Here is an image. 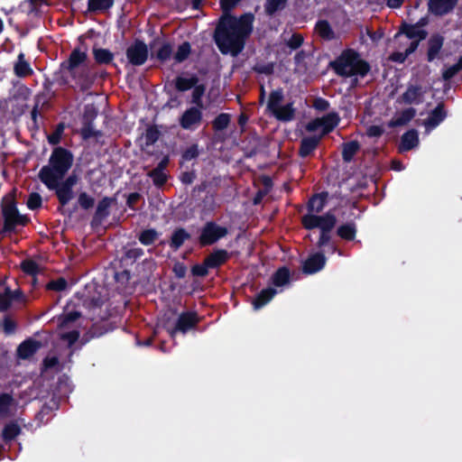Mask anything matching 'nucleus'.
Instances as JSON below:
<instances>
[{
    "label": "nucleus",
    "mask_w": 462,
    "mask_h": 462,
    "mask_svg": "<svg viewBox=\"0 0 462 462\" xmlns=\"http://www.w3.org/2000/svg\"><path fill=\"white\" fill-rule=\"evenodd\" d=\"M254 16L245 14L239 18L225 14L216 30V42L224 54L237 55L253 30Z\"/></svg>",
    "instance_id": "obj_1"
},
{
    "label": "nucleus",
    "mask_w": 462,
    "mask_h": 462,
    "mask_svg": "<svg viewBox=\"0 0 462 462\" xmlns=\"http://www.w3.org/2000/svg\"><path fill=\"white\" fill-rule=\"evenodd\" d=\"M88 55L79 49H75L69 59L60 65V82L62 84L76 83L81 89L88 88L93 79L90 76V69L87 65Z\"/></svg>",
    "instance_id": "obj_2"
},
{
    "label": "nucleus",
    "mask_w": 462,
    "mask_h": 462,
    "mask_svg": "<svg viewBox=\"0 0 462 462\" xmlns=\"http://www.w3.org/2000/svg\"><path fill=\"white\" fill-rule=\"evenodd\" d=\"M72 162L71 153L61 147L56 148L50 157L48 165L43 166L39 171L40 180L50 189L57 188L60 180L71 167Z\"/></svg>",
    "instance_id": "obj_3"
},
{
    "label": "nucleus",
    "mask_w": 462,
    "mask_h": 462,
    "mask_svg": "<svg viewBox=\"0 0 462 462\" xmlns=\"http://www.w3.org/2000/svg\"><path fill=\"white\" fill-rule=\"evenodd\" d=\"M332 66L336 72L343 77H364L370 69L368 63L352 51L343 52Z\"/></svg>",
    "instance_id": "obj_4"
},
{
    "label": "nucleus",
    "mask_w": 462,
    "mask_h": 462,
    "mask_svg": "<svg viewBox=\"0 0 462 462\" xmlns=\"http://www.w3.org/2000/svg\"><path fill=\"white\" fill-rule=\"evenodd\" d=\"M1 209L5 230H11L17 225H24L26 223L25 217L21 215L16 208L13 193L7 194L2 199Z\"/></svg>",
    "instance_id": "obj_5"
},
{
    "label": "nucleus",
    "mask_w": 462,
    "mask_h": 462,
    "mask_svg": "<svg viewBox=\"0 0 462 462\" xmlns=\"http://www.w3.org/2000/svg\"><path fill=\"white\" fill-rule=\"evenodd\" d=\"M427 37V32L420 29L418 25L404 24L402 31L396 35L402 46H408V52H413L420 41Z\"/></svg>",
    "instance_id": "obj_6"
},
{
    "label": "nucleus",
    "mask_w": 462,
    "mask_h": 462,
    "mask_svg": "<svg viewBox=\"0 0 462 462\" xmlns=\"http://www.w3.org/2000/svg\"><path fill=\"white\" fill-rule=\"evenodd\" d=\"M302 224L305 228H319L321 231H330L336 225V217L328 212L324 216L307 214L302 217Z\"/></svg>",
    "instance_id": "obj_7"
},
{
    "label": "nucleus",
    "mask_w": 462,
    "mask_h": 462,
    "mask_svg": "<svg viewBox=\"0 0 462 462\" xmlns=\"http://www.w3.org/2000/svg\"><path fill=\"white\" fill-rule=\"evenodd\" d=\"M126 56L130 63L133 65H143L148 57V49L146 44L142 42H135L127 49Z\"/></svg>",
    "instance_id": "obj_8"
},
{
    "label": "nucleus",
    "mask_w": 462,
    "mask_h": 462,
    "mask_svg": "<svg viewBox=\"0 0 462 462\" xmlns=\"http://www.w3.org/2000/svg\"><path fill=\"white\" fill-rule=\"evenodd\" d=\"M227 234V229L213 223H208L203 228L200 242L202 245H211Z\"/></svg>",
    "instance_id": "obj_9"
},
{
    "label": "nucleus",
    "mask_w": 462,
    "mask_h": 462,
    "mask_svg": "<svg viewBox=\"0 0 462 462\" xmlns=\"http://www.w3.org/2000/svg\"><path fill=\"white\" fill-rule=\"evenodd\" d=\"M202 114L199 107H190L187 109L180 119V124L183 129L194 130L201 122Z\"/></svg>",
    "instance_id": "obj_10"
},
{
    "label": "nucleus",
    "mask_w": 462,
    "mask_h": 462,
    "mask_svg": "<svg viewBox=\"0 0 462 462\" xmlns=\"http://www.w3.org/2000/svg\"><path fill=\"white\" fill-rule=\"evenodd\" d=\"M457 0H429V11L435 15H444L449 13Z\"/></svg>",
    "instance_id": "obj_11"
},
{
    "label": "nucleus",
    "mask_w": 462,
    "mask_h": 462,
    "mask_svg": "<svg viewBox=\"0 0 462 462\" xmlns=\"http://www.w3.org/2000/svg\"><path fill=\"white\" fill-rule=\"evenodd\" d=\"M326 263V257L322 254H314L310 255L304 263L303 271L311 274L321 270Z\"/></svg>",
    "instance_id": "obj_12"
},
{
    "label": "nucleus",
    "mask_w": 462,
    "mask_h": 462,
    "mask_svg": "<svg viewBox=\"0 0 462 462\" xmlns=\"http://www.w3.org/2000/svg\"><path fill=\"white\" fill-rule=\"evenodd\" d=\"M197 316L195 313H184L180 316L176 328L171 331V335L173 337L177 331L185 333L187 330L191 328L197 323Z\"/></svg>",
    "instance_id": "obj_13"
},
{
    "label": "nucleus",
    "mask_w": 462,
    "mask_h": 462,
    "mask_svg": "<svg viewBox=\"0 0 462 462\" xmlns=\"http://www.w3.org/2000/svg\"><path fill=\"white\" fill-rule=\"evenodd\" d=\"M425 90L420 86H410L402 94V99L406 104H419L422 101Z\"/></svg>",
    "instance_id": "obj_14"
},
{
    "label": "nucleus",
    "mask_w": 462,
    "mask_h": 462,
    "mask_svg": "<svg viewBox=\"0 0 462 462\" xmlns=\"http://www.w3.org/2000/svg\"><path fill=\"white\" fill-rule=\"evenodd\" d=\"M444 43V37L439 33L432 34L429 40V48L427 57L429 61H432L440 51Z\"/></svg>",
    "instance_id": "obj_15"
},
{
    "label": "nucleus",
    "mask_w": 462,
    "mask_h": 462,
    "mask_svg": "<svg viewBox=\"0 0 462 462\" xmlns=\"http://www.w3.org/2000/svg\"><path fill=\"white\" fill-rule=\"evenodd\" d=\"M229 257L228 253L226 250H216L210 254L206 259V264L209 268H217L223 264Z\"/></svg>",
    "instance_id": "obj_16"
},
{
    "label": "nucleus",
    "mask_w": 462,
    "mask_h": 462,
    "mask_svg": "<svg viewBox=\"0 0 462 462\" xmlns=\"http://www.w3.org/2000/svg\"><path fill=\"white\" fill-rule=\"evenodd\" d=\"M419 143V138L417 132L414 130L405 133L402 137V143L400 145L401 152L409 151L416 147Z\"/></svg>",
    "instance_id": "obj_17"
},
{
    "label": "nucleus",
    "mask_w": 462,
    "mask_h": 462,
    "mask_svg": "<svg viewBox=\"0 0 462 462\" xmlns=\"http://www.w3.org/2000/svg\"><path fill=\"white\" fill-rule=\"evenodd\" d=\"M39 347V343L33 340H26L23 342L18 349V356L21 358H29L32 356Z\"/></svg>",
    "instance_id": "obj_18"
},
{
    "label": "nucleus",
    "mask_w": 462,
    "mask_h": 462,
    "mask_svg": "<svg viewBox=\"0 0 462 462\" xmlns=\"http://www.w3.org/2000/svg\"><path fill=\"white\" fill-rule=\"evenodd\" d=\"M446 114L443 109L442 105H439L430 115L429 118L426 120L425 125L430 128H434L440 122L444 120Z\"/></svg>",
    "instance_id": "obj_19"
},
{
    "label": "nucleus",
    "mask_w": 462,
    "mask_h": 462,
    "mask_svg": "<svg viewBox=\"0 0 462 462\" xmlns=\"http://www.w3.org/2000/svg\"><path fill=\"white\" fill-rule=\"evenodd\" d=\"M415 116V109L414 108H408L403 110L400 115L393 118L389 125L391 127L404 125L408 122L411 121V119Z\"/></svg>",
    "instance_id": "obj_20"
},
{
    "label": "nucleus",
    "mask_w": 462,
    "mask_h": 462,
    "mask_svg": "<svg viewBox=\"0 0 462 462\" xmlns=\"http://www.w3.org/2000/svg\"><path fill=\"white\" fill-rule=\"evenodd\" d=\"M276 294V291L273 288H268L262 291L254 300V306L255 310H258L267 304Z\"/></svg>",
    "instance_id": "obj_21"
},
{
    "label": "nucleus",
    "mask_w": 462,
    "mask_h": 462,
    "mask_svg": "<svg viewBox=\"0 0 462 462\" xmlns=\"http://www.w3.org/2000/svg\"><path fill=\"white\" fill-rule=\"evenodd\" d=\"M54 189L56 190L59 201L62 206H65L73 198L72 189L65 186L62 183H59L57 188Z\"/></svg>",
    "instance_id": "obj_22"
},
{
    "label": "nucleus",
    "mask_w": 462,
    "mask_h": 462,
    "mask_svg": "<svg viewBox=\"0 0 462 462\" xmlns=\"http://www.w3.org/2000/svg\"><path fill=\"white\" fill-rule=\"evenodd\" d=\"M320 140V137H306L301 141V146L300 150V153L301 156H308L317 146Z\"/></svg>",
    "instance_id": "obj_23"
},
{
    "label": "nucleus",
    "mask_w": 462,
    "mask_h": 462,
    "mask_svg": "<svg viewBox=\"0 0 462 462\" xmlns=\"http://www.w3.org/2000/svg\"><path fill=\"white\" fill-rule=\"evenodd\" d=\"M14 407V402L10 395L3 394L0 396V418L11 415Z\"/></svg>",
    "instance_id": "obj_24"
},
{
    "label": "nucleus",
    "mask_w": 462,
    "mask_h": 462,
    "mask_svg": "<svg viewBox=\"0 0 462 462\" xmlns=\"http://www.w3.org/2000/svg\"><path fill=\"white\" fill-rule=\"evenodd\" d=\"M19 294V291H12L8 288L5 289V291L0 294V311L6 310L11 306L12 301L17 299Z\"/></svg>",
    "instance_id": "obj_25"
},
{
    "label": "nucleus",
    "mask_w": 462,
    "mask_h": 462,
    "mask_svg": "<svg viewBox=\"0 0 462 462\" xmlns=\"http://www.w3.org/2000/svg\"><path fill=\"white\" fill-rule=\"evenodd\" d=\"M360 149V144L356 141H351L343 144L342 156L345 162H350L354 155Z\"/></svg>",
    "instance_id": "obj_26"
},
{
    "label": "nucleus",
    "mask_w": 462,
    "mask_h": 462,
    "mask_svg": "<svg viewBox=\"0 0 462 462\" xmlns=\"http://www.w3.org/2000/svg\"><path fill=\"white\" fill-rule=\"evenodd\" d=\"M323 123V128L321 130V135H324L330 132L339 121V117L336 113H330L321 117Z\"/></svg>",
    "instance_id": "obj_27"
},
{
    "label": "nucleus",
    "mask_w": 462,
    "mask_h": 462,
    "mask_svg": "<svg viewBox=\"0 0 462 462\" xmlns=\"http://www.w3.org/2000/svg\"><path fill=\"white\" fill-rule=\"evenodd\" d=\"M272 113L279 120L290 121L293 118L294 110L292 109L291 105L288 104L286 106H280Z\"/></svg>",
    "instance_id": "obj_28"
},
{
    "label": "nucleus",
    "mask_w": 462,
    "mask_h": 462,
    "mask_svg": "<svg viewBox=\"0 0 462 462\" xmlns=\"http://www.w3.org/2000/svg\"><path fill=\"white\" fill-rule=\"evenodd\" d=\"M316 31L325 40H332L336 37L335 32L327 21H319L316 24Z\"/></svg>",
    "instance_id": "obj_29"
},
{
    "label": "nucleus",
    "mask_w": 462,
    "mask_h": 462,
    "mask_svg": "<svg viewBox=\"0 0 462 462\" xmlns=\"http://www.w3.org/2000/svg\"><path fill=\"white\" fill-rule=\"evenodd\" d=\"M29 63L24 60V55L20 53L14 65V72L19 77H25L31 73Z\"/></svg>",
    "instance_id": "obj_30"
},
{
    "label": "nucleus",
    "mask_w": 462,
    "mask_h": 462,
    "mask_svg": "<svg viewBox=\"0 0 462 462\" xmlns=\"http://www.w3.org/2000/svg\"><path fill=\"white\" fill-rule=\"evenodd\" d=\"M114 4V0H88V10L91 12H106Z\"/></svg>",
    "instance_id": "obj_31"
},
{
    "label": "nucleus",
    "mask_w": 462,
    "mask_h": 462,
    "mask_svg": "<svg viewBox=\"0 0 462 462\" xmlns=\"http://www.w3.org/2000/svg\"><path fill=\"white\" fill-rule=\"evenodd\" d=\"M325 207V197L322 195L314 196L309 203V213L308 214H319Z\"/></svg>",
    "instance_id": "obj_32"
},
{
    "label": "nucleus",
    "mask_w": 462,
    "mask_h": 462,
    "mask_svg": "<svg viewBox=\"0 0 462 462\" xmlns=\"http://www.w3.org/2000/svg\"><path fill=\"white\" fill-rule=\"evenodd\" d=\"M93 55H94L96 61L100 64H107L114 58V55L112 52H110L106 49H102V48H94Z\"/></svg>",
    "instance_id": "obj_33"
},
{
    "label": "nucleus",
    "mask_w": 462,
    "mask_h": 462,
    "mask_svg": "<svg viewBox=\"0 0 462 462\" xmlns=\"http://www.w3.org/2000/svg\"><path fill=\"white\" fill-rule=\"evenodd\" d=\"M196 84H198V79L196 77H191L189 79L178 77L175 79V87L180 91L189 90L196 86Z\"/></svg>",
    "instance_id": "obj_34"
},
{
    "label": "nucleus",
    "mask_w": 462,
    "mask_h": 462,
    "mask_svg": "<svg viewBox=\"0 0 462 462\" xmlns=\"http://www.w3.org/2000/svg\"><path fill=\"white\" fill-rule=\"evenodd\" d=\"M189 236V234L184 229H178L173 233L171 236V245L177 249L182 245L184 241L188 239Z\"/></svg>",
    "instance_id": "obj_35"
},
{
    "label": "nucleus",
    "mask_w": 462,
    "mask_h": 462,
    "mask_svg": "<svg viewBox=\"0 0 462 462\" xmlns=\"http://www.w3.org/2000/svg\"><path fill=\"white\" fill-rule=\"evenodd\" d=\"M337 234L344 239L352 240L356 236V227L352 224L343 225L338 227Z\"/></svg>",
    "instance_id": "obj_36"
},
{
    "label": "nucleus",
    "mask_w": 462,
    "mask_h": 462,
    "mask_svg": "<svg viewBox=\"0 0 462 462\" xmlns=\"http://www.w3.org/2000/svg\"><path fill=\"white\" fill-rule=\"evenodd\" d=\"M158 236L154 229H147L140 234L139 240L143 245H149L158 238Z\"/></svg>",
    "instance_id": "obj_37"
},
{
    "label": "nucleus",
    "mask_w": 462,
    "mask_h": 462,
    "mask_svg": "<svg viewBox=\"0 0 462 462\" xmlns=\"http://www.w3.org/2000/svg\"><path fill=\"white\" fill-rule=\"evenodd\" d=\"M192 92V103H194L197 107L203 108L202 97L205 93V87L203 85H197L193 87Z\"/></svg>",
    "instance_id": "obj_38"
},
{
    "label": "nucleus",
    "mask_w": 462,
    "mask_h": 462,
    "mask_svg": "<svg viewBox=\"0 0 462 462\" xmlns=\"http://www.w3.org/2000/svg\"><path fill=\"white\" fill-rule=\"evenodd\" d=\"M282 99V92L281 90H274L271 93L269 101H268V109L272 112L279 107L281 105V101Z\"/></svg>",
    "instance_id": "obj_39"
},
{
    "label": "nucleus",
    "mask_w": 462,
    "mask_h": 462,
    "mask_svg": "<svg viewBox=\"0 0 462 462\" xmlns=\"http://www.w3.org/2000/svg\"><path fill=\"white\" fill-rule=\"evenodd\" d=\"M273 283L276 286H282L289 281V272L285 268H282L276 272L273 278Z\"/></svg>",
    "instance_id": "obj_40"
},
{
    "label": "nucleus",
    "mask_w": 462,
    "mask_h": 462,
    "mask_svg": "<svg viewBox=\"0 0 462 462\" xmlns=\"http://www.w3.org/2000/svg\"><path fill=\"white\" fill-rule=\"evenodd\" d=\"M230 123V116L227 114H220L214 121L213 126L217 131L226 129Z\"/></svg>",
    "instance_id": "obj_41"
},
{
    "label": "nucleus",
    "mask_w": 462,
    "mask_h": 462,
    "mask_svg": "<svg viewBox=\"0 0 462 462\" xmlns=\"http://www.w3.org/2000/svg\"><path fill=\"white\" fill-rule=\"evenodd\" d=\"M190 52V45L188 42H183L178 48L177 52L174 55V59L178 62H181L186 60Z\"/></svg>",
    "instance_id": "obj_42"
},
{
    "label": "nucleus",
    "mask_w": 462,
    "mask_h": 462,
    "mask_svg": "<svg viewBox=\"0 0 462 462\" xmlns=\"http://www.w3.org/2000/svg\"><path fill=\"white\" fill-rule=\"evenodd\" d=\"M20 433V427L15 423L7 424L3 431L5 439H13Z\"/></svg>",
    "instance_id": "obj_43"
},
{
    "label": "nucleus",
    "mask_w": 462,
    "mask_h": 462,
    "mask_svg": "<svg viewBox=\"0 0 462 462\" xmlns=\"http://www.w3.org/2000/svg\"><path fill=\"white\" fill-rule=\"evenodd\" d=\"M148 176L152 179L155 185H162L166 181V175L160 168H155L148 173Z\"/></svg>",
    "instance_id": "obj_44"
},
{
    "label": "nucleus",
    "mask_w": 462,
    "mask_h": 462,
    "mask_svg": "<svg viewBox=\"0 0 462 462\" xmlns=\"http://www.w3.org/2000/svg\"><path fill=\"white\" fill-rule=\"evenodd\" d=\"M287 0H267L266 3V12L269 14H273L275 11L283 8Z\"/></svg>",
    "instance_id": "obj_45"
},
{
    "label": "nucleus",
    "mask_w": 462,
    "mask_h": 462,
    "mask_svg": "<svg viewBox=\"0 0 462 462\" xmlns=\"http://www.w3.org/2000/svg\"><path fill=\"white\" fill-rule=\"evenodd\" d=\"M403 46H402L400 44V49H402ZM405 49L403 50V51H395L393 52L391 56H390V59L393 60V61H395V62H403L406 58L411 54L412 52H408V46H404Z\"/></svg>",
    "instance_id": "obj_46"
},
{
    "label": "nucleus",
    "mask_w": 462,
    "mask_h": 462,
    "mask_svg": "<svg viewBox=\"0 0 462 462\" xmlns=\"http://www.w3.org/2000/svg\"><path fill=\"white\" fill-rule=\"evenodd\" d=\"M22 269L23 270L24 273L31 275H35L39 271L37 263L32 260L23 262Z\"/></svg>",
    "instance_id": "obj_47"
},
{
    "label": "nucleus",
    "mask_w": 462,
    "mask_h": 462,
    "mask_svg": "<svg viewBox=\"0 0 462 462\" xmlns=\"http://www.w3.org/2000/svg\"><path fill=\"white\" fill-rule=\"evenodd\" d=\"M79 317H80V314H79V312H77V311L69 312V313L64 315L60 319V327L61 328L69 327V323L77 320Z\"/></svg>",
    "instance_id": "obj_48"
},
{
    "label": "nucleus",
    "mask_w": 462,
    "mask_h": 462,
    "mask_svg": "<svg viewBox=\"0 0 462 462\" xmlns=\"http://www.w3.org/2000/svg\"><path fill=\"white\" fill-rule=\"evenodd\" d=\"M303 42V37L301 34L294 33L289 40L286 41V44L292 50L298 49Z\"/></svg>",
    "instance_id": "obj_49"
},
{
    "label": "nucleus",
    "mask_w": 462,
    "mask_h": 462,
    "mask_svg": "<svg viewBox=\"0 0 462 462\" xmlns=\"http://www.w3.org/2000/svg\"><path fill=\"white\" fill-rule=\"evenodd\" d=\"M323 128V123L321 121V118H317L311 122H310L307 126H306V129L309 131V132H318L319 133V137H322L323 135H321V130Z\"/></svg>",
    "instance_id": "obj_50"
},
{
    "label": "nucleus",
    "mask_w": 462,
    "mask_h": 462,
    "mask_svg": "<svg viewBox=\"0 0 462 462\" xmlns=\"http://www.w3.org/2000/svg\"><path fill=\"white\" fill-rule=\"evenodd\" d=\"M42 205V197L38 193H32L27 200V206L31 209H36Z\"/></svg>",
    "instance_id": "obj_51"
},
{
    "label": "nucleus",
    "mask_w": 462,
    "mask_h": 462,
    "mask_svg": "<svg viewBox=\"0 0 462 462\" xmlns=\"http://www.w3.org/2000/svg\"><path fill=\"white\" fill-rule=\"evenodd\" d=\"M160 136V132L156 127H150L146 130L145 133V139L147 143H155Z\"/></svg>",
    "instance_id": "obj_52"
},
{
    "label": "nucleus",
    "mask_w": 462,
    "mask_h": 462,
    "mask_svg": "<svg viewBox=\"0 0 462 462\" xmlns=\"http://www.w3.org/2000/svg\"><path fill=\"white\" fill-rule=\"evenodd\" d=\"M64 126L62 125H58L54 133L49 135L48 140L51 144H57L60 143L61 134L63 133Z\"/></svg>",
    "instance_id": "obj_53"
},
{
    "label": "nucleus",
    "mask_w": 462,
    "mask_h": 462,
    "mask_svg": "<svg viewBox=\"0 0 462 462\" xmlns=\"http://www.w3.org/2000/svg\"><path fill=\"white\" fill-rule=\"evenodd\" d=\"M79 203L84 208H89L94 205V199L87 193H81L79 197Z\"/></svg>",
    "instance_id": "obj_54"
},
{
    "label": "nucleus",
    "mask_w": 462,
    "mask_h": 462,
    "mask_svg": "<svg viewBox=\"0 0 462 462\" xmlns=\"http://www.w3.org/2000/svg\"><path fill=\"white\" fill-rule=\"evenodd\" d=\"M110 205V202L108 199H105L101 200L98 203L97 208V215L99 217H105L107 215V208Z\"/></svg>",
    "instance_id": "obj_55"
},
{
    "label": "nucleus",
    "mask_w": 462,
    "mask_h": 462,
    "mask_svg": "<svg viewBox=\"0 0 462 462\" xmlns=\"http://www.w3.org/2000/svg\"><path fill=\"white\" fill-rule=\"evenodd\" d=\"M209 266L206 264V261L202 264L193 266L191 272L196 276H206L208 274Z\"/></svg>",
    "instance_id": "obj_56"
},
{
    "label": "nucleus",
    "mask_w": 462,
    "mask_h": 462,
    "mask_svg": "<svg viewBox=\"0 0 462 462\" xmlns=\"http://www.w3.org/2000/svg\"><path fill=\"white\" fill-rule=\"evenodd\" d=\"M171 54V48L169 44H163L157 52V58L161 60H166Z\"/></svg>",
    "instance_id": "obj_57"
},
{
    "label": "nucleus",
    "mask_w": 462,
    "mask_h": 462,
    "mask_svg": "<svg viewBox=\"0 0 462 462\" xmlns=\"http://www.w3.org/2000/svg\"><path fill=\"white\" fill-rule=\"evenodd\" d=\"M67 282L64 279H59L57 281H52L48 284V289L54 291H62L66 288Z\"/></svg>",
    "instance_id": "obj_58"
},
{
    "label": "nucleus",
    "mask_w": 462,
    "mask_h": 462,
    "mask_svg": "<svg viewBox=\"0 0 462 462\" xmlns=\"http://www.w3.org/2000/svg\"><path fill=\"white\" fill-rule=\"evenodd\" d=\"M79 337V333L76 330H73V331H70L68 333H64L61 335V338L68 341L69 346H71L72 344H74L78 340Z\"/></svg>",
    "instance_id": "obj_59"
},
{
    "label": "nucleus",
    "mask_w": 462,
    "mask_h": 462,
    "mask_svg": "<svg viewBox=\"0 0 462 462\" xmlns=\"http://www.w3.org/2000/svg\"><path fill=\"white\" fill-rule=\"evenodd\" d=\"M458 71H460L457 67L454 64L448 68H447L446 69L443 70L442 72V78L445 79V80H448L450 79L451 78H453Z\"/></svg>",
    "instance_id": "obj_60"
},
{
    "label": "nucleus",
    "mask_w": 462,
    "mask_h": 462,
    "mask_svg": "<svg viewBox=\"0 0 462 462\" xmlns=\"http://www.w3.org/2000/svg\"><path fill=\"white\" fill-rule=\"evenodd\" d=\"M383 129L379 125H371L367 128L366 134L370 137H378L382 135Z\"/></svg>",
    "instance_id": "obj_61"
},
{
    "label": "nucleus",
    "mask_w": 462,
    "mask_h": 462,
    "mask_svg": "<svg viewBox=\"0 0 462 462\" xmlns=\"http://www.w3.org/2000/svg\"><path fill=\"white\" fill-rule=\"evenodd\" d=\"M313 106L319 111H325L328 108L329 104L325 99L318 98L314 101Z\"/></svg>",
    "instance_id": "obj_62"
},
{
    "label": "nucleus",
    "mask_w": 462,
    "mask_h": 462,
    "mask_svg": "<svg viewBox=\"0 0 462 462\" xmlns=\"http://www.w3.org/2000/svg\"><path fill=\"white\" fill-rule=\"evenodd\" d=\"M3 328L5 333L10 334L14 331L15 324L13 320L5 319L4 320Z\"/></svg>",
    "instance_id": "obj_63"
},
{
    "label": "nucleus",
    "mask_w": 462,
    "mask_h": 462,
    "mask_svg": "<svg viewBox=\"0 0 462 462\" xmlns=\"http://www.w3.org/2000/svg\"><path fill=\"white\" fill-rule=\"evenodd\" d=\"M240 0H221V6L225 12L232 9Z\"/></svg>",
    "instance_id": "obj_64"
}]
</instances>
